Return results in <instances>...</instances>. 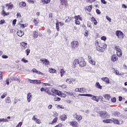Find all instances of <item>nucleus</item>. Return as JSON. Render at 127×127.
Returning <instances> with one entry per match:
<instances>
[{
    "instance_id": "nucleus-34",
    "label": "nucleus",
    "mask_w": 127,
    "mask_h": 127,
    "mask_svg": "<svg viewBox=\"0 0 127 127\" xmlns=\"http://www.w3.org/2000/svg\"><path fill=\"white\" fill-rule=\"evenodd\" d=\"M49 71L50 72V73L54 74V73H56V69L50 67L49 68Z\"/></svg>"
},
{
    "instance_id": "nucleus-23",
    "label": "nucleus",
    "mask_w": 127,
    "mask_h": 127,
    "mask_svg": "<svg viewBox=\"0 0 127 127\" xmlns=\"http://www.w3.org/2000/svg\"><path fill=\"white\" fill-rule=\"evenodd\" d=\"M60 119H61V121L64 122L67 120V116H66V115H61L60 117Z\"/></svg>"
},
{
    "instance_id": "nucleus-48",
    "label": "nucleus",
    "mask_w": 127,
    "mask_h": 127,
    "mask_svg": "<svg viewBox=\"0 0 127 127\" xmlns=\"http://www.w3.org/2000/svg\"><path fill=\"white\" fill-rule=\"evenodd\" d=\"M114 73H115V74L116 75H118V76L121 75V73H120V71H119V70H118L115 69Z\"/></svg>"
},
{
    "instance_id": "nucleus-52",
    "label": "nucleus",
    "mask_w": 127,
    "mask_h": 127,
    "mask_svg": "<svg viewBox=\"0 0 127 127\" xmlns=\"http://www.w3.org/2000/svg\"><path fill=\"white\" fill-rule=\"evenodd\" d=\"M21 61L24 63H27V62H28V61L27 60L25 59L24 58L22 59Z\"/></svg>"
},
{
    "instance_id": "nucleus-47",
    "label": "nucleus",
    "mask_w": 127,
    "mask_h": 127,
    "mask_svg": "<svg viewBox=\"0 0 127 127\" xmlns=\"http://www.w3.org/2000/svg\"><path fill=\"white\" fill-rule=\"evenodd\" d=\"M45 92H46V93H48L49 95H50V94H51V92L49 91V89L48 88H45Z\"/></svg>"
},
{
    "instance_id": "nucleus-4",
    "label": "nucleus",
    "mask_w": 127,
    "mask_h": 127,
    "mask_svg": "<svg viewBox=\"0 0 127 127\" xmlns=\"http://www.w3.org/2000/svg\"><path fill=\"white\" fill-rule=\"evenodd\" d=\"M71 49H77L79 47V42L77 41H73L70 43Z\"/></svg>"
},
{
    "instance_id": "nucleus-32",
    "label": "nucleus",
    "mask_w": 127,
    "mask_h": 127,
    "mask_svg": "<svg viewBox=\"0 0 127 127\" xmlns=\"http://www.w3.org/2000/svg\"><path fill=\"white\" fill-rule=\"evenodd\" d=\"M58 121V118L56 117L53 120L51 123H50L51 125H54V124H56L57 121Z\"/></svg>"
},
{
    "instance_id": "nucleus-54",
    "label": "nucleus",
    "mask_w": 127,
    "mask_h": 127,
    "mask_svg": "<svg viewBox=\"0 0 127 127\" xmlns=\"http://www.w3.org/2000/svg\"><path fill=\"white\" fill-rule=\"evenodd\" d=\"M101 40H103V41H106V40H107V37H106V36H102L101 38Z\"/></svg>"
},
{
    "instance_id": "nucleus-20",
    "label": "nucleus",
    "mask_w": 127,
    "mask_h": 127,
    "mask_svg": "<svg viewBox=\"0 0 127 127\" xmlns=\"http://www.w3.org/2000/svg\"><path fill=\"white\" fill-rule=\"evenodd\" d=\"M5 102L6 104H11V99H10V97L9 96H7L5 99Z\"/></svg>"
},
{
    "instance_id": "nucleus-56",
    "label": "nucleus",
    "mask_w": 127,
    "mask_h": 127,
    "mask_svg": "<svg viewBox=\"0 0 127 127\" xmlns=\"http://www.w3.org/2000/svg\"><path fill=\"white\" fill-rule=\"evenodd\" d=\"M2 71H0V80H2V77H3V75H2Z\"/></svg>"
},
{
    "instance_id": "nucleus-12",
    "label": "nucleus",
    "mask_w": 127,
    "mask_h": 127,
    "mask_svg": "<svg viewBox=\"0 0 127 127\" xmlns=\"http://www.w3.org/2000/svg\"><path fill=\"white\" fill-rule=\"evenodd\" d=\"M70 126L73 127H79V124L77 121H72L69 122Z\"/></svg>"
},
{
    "instance_id": "nucleus-43",
    "label": "nucleus",
    "mask_w": 127,
    "mask_h": 127,
    "mask_svg": "<svg viewBox=\"0 0 127 127\" xmlns=\"http://www.w3.org/2000/svg\"><path fill=\"white\" fill-rule=\"evenodd\" d=\"M7 96V93L6 92L3 93L2 95L1 96V99H4Z\"/></svg>"
},
{
    "instance_id": "nucleus-14",
    "label": "nucleus",
    "mask_w": 127,
    "mask_h": 127,
    "mask_svg": "<svg viewBox=\"0 0 127 127\" xmlns=\"http://www.w3.org/2000/svg\"><path fill=\"white\" fill-rule=\"evenodd\" d=\"M5 7H7V9H12L13 8V4L11 2L7 3L5 4Z\"/></svg>"
},
{
    "instance_id": "nucleus-7",
    "label": "nucleus",
    "mask_w": 127,
    "mask_h": 127,
    "mask_svg": "<svg viewBox=\"0 0 127 127\" xmlns=\"http://www.w3.org/2000/svg\"><path fill=\"white\" fill-rule=\"evenodd\" d=\"M73 117L74 119H76L78 122H80V121H82V119H83V116L78 115V113H74L73 114Z\"/></svg>"
},
{
    "instance_id": "nucleus-37",
    "label": "nucleus",
    "mask_w": 127,
    "mask_h": 127,
    "mask_svg": "<svg viewBox=\"0 0 127 127\" xmlns=\"http://www.w3.org/2000/svg\"><path fill=\"white\" fill-rule=\"evenodd\" d=\"M56 25L57 31H59L60 30V29L59 28V21H58V20H57Z\"/></svg>"
},
{
    "instance_id": "nucleus-16",
    "label": "nucleus",
    "mask_w": 127,
    "mask_h": 127,
    "mask_svg": "<svg viewBox=\"0 0 127 127\" xmlns=\"http://www.w3.org/2000/svg\"><path fill=\"white\" fill-rule=\"evenodd\" d=\"M27 99L28 103L31 102V99H32V95L31 94V93L29 92L27 94Z\"/></svg>"
},
{
    "instance_id": "nucleus-22",
    "label": "nucleus",
    "mask_w": 127,
    "mask_h": 127,
    "mask_svg": "<svg viewBox=\"0 0 127 127\" xmlns=\"http://www.w3.org/2000/svg\"><path fill=\"white\" fill-rule=\"evenodd\" d=\"M101 80L104 82H105L106 84H110V79L108 77H102Z\"/></svg>"
},
{
    "instance_id": "nucleus-6",
    "label": "nucleus",
    "mask_w": 127,
    "mask_h": 127,
    "mask_svg": "<svg viewBox=\"0 0 127 127\" xmlns=\"http://www.w3.org/2000/svg\"><path fill=\"white\" fill-rule=\"evenodd\" d=\"M115 50L117 51V55L119 57H122V50L121 48H120L119 46H116L115 47Z\"/></svg>"
},
{
    "instance_id": "nucleus-40",
    "label": "nucleus",
    "mask_w": 127,
    "mask_h": 127,
    "mask_svg": "<svg viewBox=\"0 0 127 127\" xmlns=\"http://www.w3.org/2000/svg\"><path fill=\"white\" fill-rule=\"evenodd\" d=\"M85 10H87L89 12L92 10V5H89L85 7Z\"/></svg>"
},
{
    "instance_id": "nucleus-58",
    "label": "nucleus",
    "mask_w": 127,
    "mask_h": 127,
    "mask_svg": "<svg viewBox=\"0 0 127 127\" xmlns=\"http://www.w3.org/2000/svg\"><path fill=\"white\" fill-rule=\"evenodd\" d=\"M106 19H107V20H108V21H109L110 22H111V21H112V19L109 17V16H106Z\"/></svg>"
},
{
    "instance_id": "nucleus-8",
    "label": "nucleus",
    "mask_w": 127,
    "mask_h": 127,
    "mask_svg": "<svg viewBox=\"0 0 127 127\" xmlns=\"http://www.w3.org/2000/svg\"><path fill=\"white\" fill-rule=\"evenodd\" d=\"M112 115L113 116H114V117H118V118H120V119L123 118V114H122V113H120L119 111H114Z\"/></svg>"
},
{
    "instance_id": "nucleus-21",
    "label": "nucleus",
    "mask_w": 127,
    "mask_h": 127,
    "mask_svg": "<svg viewBox=\"0 0 127 127\" xmlns=\"http://www.w3.org/2000/svg\"><path fill=\"white\" fill-rule=\"evenodd\" d=\"M52 92L56 94V95H58V96H60V93H61V91L59 90H57L55 89H52Z\"/></svg>"
},
{
    "instance_id": "nucleus-64",
    "label": "nucleus",
    "mask_w": 127,
    "mask_h": 127,
    "mask_svg": "<svg viewBox=\"0 0 127 127\" xmlns=\"http://www.w3.org/2000/svg\"><path fill=\"white\" fill-rule=\"evenodd\" d=\"M75 92H79V93H80V88H75Z\"/></svg>"
},
{
    "instance_id": "nucleus-11",
    "label": "nucleus",
    "mask_w": 127,
    "mask_h": 127,
    "mask_svg": "<svg viewBox=\"0 0 127 127\" xmlns=\"http://www.w3.org/2000/svg\"><path fill=\"white\" fill-rule=\"evenodd\" d=\"M88 58L89 63H90V64H91V65L95 66V65H96V62H95V61H94L93 59H92V56H88Z\"/></svg>"
},
{
    "instance_id": "nucleus-63",
    "label": "nucleus",
    "mask_w": 127,
    "mask_h": 127,
    "mask_svg": "<svg viewBox=\"0 0 127 127\" xmlns=\"http://www.w3.org/2000/svg\"><path fill=\"white\" fill-rule=\"evenodd\" d=\"M55 127H62V124H59L58 125L56 126Z\"/></svg>"
},
{
    "instance_id": "nucleus-24",
    "label": "nucleus",
    "mask_w": 127,
    "mask_h": 127,
    "mask_svg": "<svg viewBox=\"0 0 127 127\" xmlns=\"http://www.w3.org/2000/svg\"><path fill=\"white\" fill-rule=\"evenodd\" d=\"M103 97L106 101H110L111 100V95L110 94H105L103 95Z\"/></svg>"
},
{
    "instance_id": "nucleus-2",
    "label": "nucleus",
    "mask_w": 127,
    "mask_h": 127,
    "mask_svg": "<svg viewBox=\"0 0 127 127\" xmlns=\"http://www.w3.org/2000/svg\"><path fill=\"white\" fill-rule=\"evenodd\" d=\"M78 65H79V67H81V68L85 67L86 62H85L84 59H81L79 60L76 59L74 60L73 62V67L75 68V67H77Z\"/></svg>"
},
{
    "instance_id": "nucleus-62",
    "label": "nucleus",
    "mask_w": 127,
    "mask_h": 127,
    "mask_svg": "<svg viewBox=\"0 0 127 127\" xmlns=\"http://www.w3.org/2000/svg\"><path fill=\"white\" fill-rule=\"evenodd\" d=\"M15 23H16V19H14L12 22L13 25H15Z\"/></svg>"
},
{
    "instance_id": "nucleus-38",
    "label": "nucleus",
    "mask_w": 127,
    "mask_h": 127,
    "mask_svg": "<svg viewBox=\"0 0 127 127\" xmlns=\"http://www.w3.org/2000/svg\"><path fill=\"white\" fill-rule=\"evenodd\" d=\"M19 4L20 7H21V6H23V7H25V6H26V3H25V2L24 1H22L20 2Z\"/></svg>"
},
{
    "instance_id": "nucleus-61",
    "label": "nucleus",
    "mask_w": 127,
    "mask_h": 127,
    "mask_svg": "<svg viewBox=\"0 0 127 127\" xmlns=\"http://www.w3.org/2000/svg\"><path fill=\"white\" fill-rule=\"evenodd\" d=\"M2 58H3V59H7V58H8V56L6 55H2Z\"/></svg>"
},
{
    "instance_id": "nucleus-3",
    "label": "nucleus",
    "mask_w": 127,
    "mask_h": 127,
    "mask_svg": "<svg viewBox=\"0 0 127 127\" xmlns=\"http://www.w3.org/2000/svg\"><path fill=\"white\" fill-rule=\"evenodd\" d=\"M78 96H84V97H90L91 98L92 100L95 101L96 102H99V96L93 95L90 94H78Z\"/></svg>"
},
{
    "instance_id": "nucleus-25",
    "label": "nucleus",
    "mask_w": 127,
    "mask_h": 127,
    "mask_svg": "<svg viewBox=\"0 0 127 127\" xmlns=\"http://www.w3.org/2000/svg\"><path fill=\"white\" fill-rule=\"evenodd\" d=\"M32 120L33 121H35V122H36L37 124H41V121L40 120V119H37V118H35V116H33Z\"/></svg>"
},
{
    "instance_id": "nucleus-60",
    "label": "nucleus",
    "mask_w": 127,
    "mask_h": 127,
    "mask_svg": "<svg viewBox=\"0 0 127 127\" xmlns=\"http://www.w3.org/2000/svg\"><path fill=\"white\" fill-rule=\"evenodd\" d=\"M96 11V13H97V14H101V11L99 9H97Z\"/></svg>"
},
{
    "instance_id": "nucleus-35",
    "label": "nucleus",
    "mask_w": 127,
    "mask_h": 127,
    "mask_svg": "<svg viewBox=\"0 0 127 127\" xmlns=\"http://www.w3.org/2000/svg\"><path fill=\"white\" fill-rule=\"evenodd\" d=\"M0 123H8L7 119L0 118Z\"/></svg>"
},
{
    "instance_id": "nucleus-5",
    "label": "nucleus",
    "mask_w": 127,
    "mask_h": 127,
    "mask_svg": "<svg viewBox=\"0 0 127 127\" xmlns=\"http://www.w3.org/2000/svg\"><path fill=\"white\" fill-rule=\"evenodd\" d=\"M116 35L118 37V38H119L120 39H124V33L121 31H116Z\"/></svg>"
},
{
    "instance_id": "nucleus-44",
    "label": "nucleus",
    "mask_w": 127,
    "mask_h": 127,
    "mask_svg": "<svg viewBox=\"0 0 127 127\" xmlns=\"http://www.w3.org/2000/svg\"><path fill=\"white\" fill-rule=\"evenodd\" d=\"M61 100V98H59V97H55L54 98V101H55V102H59V101Z\"/></svg>"
},
{
    "instance_id": "nucleus-13",
    "label": "nucleus",
    "mask_w": 127,
    "mask_h": 127,
    "mask_svg": "<svg viewBox=\"0 0 127 127\" xmlns=\"http://www.w3.org/2000/svg\"><path fill=\"white\" fill-rule=\"evenodd\" d=\"M1 7H2V10L1 11V14L2 15H3V16H6L7 15H9V12H5V11H4V5H2Z\"/></svg>"
},
{
    "instance_id": "nucleus-30",
    "label": "nucleus",
    "mask_w": 127,
    "mask_h": 127,
    "mask_svg": "<svg viewBox=\"0 0 127 127\" xmlns=\"http://www.w3.org/2000/svg\"><path fill=\"white\" fill-rule=\"evenodd\" d=\"M33 37L34 38H37V37H38V32L36 31H34L33 32Z\"/></svg>"
},
{
    "instance_id": "nucleus-46",
    "label": "nucleus",
    "mask_w": 127,
    "mask_h": 127,
    "mask_svg": "<svg viewBox=\"0 0 127 127\" xmlns=\"http://www.w3.org/2000/svg\"><path fill=\"white\" fill-rule=\"evenodd\" d=\"M66 82L68 84H73V82H72V80H71V79H67Z\"/></svg>"
},
{
    "instance_id": "nucleus-49",
    "label": "nucleus",
    "mask_w": 127,
    "mask_h": 127,
    "mask_svg": "<svg viewBox=\"0 0 127 127\" xmlns=\"http://www.w3.org/2000/svg\"><path fill=\"white\" fill-rule=\"evenodd\" d=\"M26 55L27 56H28L29 55V54L30 53V49H27L26 50Z\"/></svg>"
},
{
    "instance_id": "nucleus-17",
    "label": "nucleus",
    "mask_w": 127,
    "mask_h": 127,
    "mask_svg": "<svg viewBox=\"0 0 127 127\" xmlns=\"http://www.w3.org/2000/svg\"><path fill=\"white\" fill-rule=\"evenodd\" d=\"M40 61L43 62V64H44V65H49V61L47 60L46 59H44L43 60L41 59Z\"/></svg>"
},
{
    "instance_id": "nucleus-26",
    "label": "nucleus",
    "mask_w": 127,
    "mask_h": 127,
    "mask_svg": "<svg viewBox=\"0 0 127 127\" xmlns=\"http://www.w3.org/2000/svg\"><path fill=\"white\" fill-rule=\"evenodd\" d=\"M60 3L61 5H64L66 6L67 5V0H60Z\"/></svg>"
},
{
    "instance_id": "nucleus-18",
    "label": "nucleus",
    "mask_w": 127,
    "mask_h": 127,
    "mask_svg": "<svg viewBox=\"0 0 127 127\" xmlns=\"http://www.w3.org/2000/svg\"><path fill=\"white\" fill-rule=\"evenodd\" d=\"M118 57L116 55H113L111 57V61H113V62H116V61H118Z\"/></svg>"
},
{
    "instance_id": "nucleus-33",
    "label": "nucleus",
    "mask_w": 127,
    "mask_h": 127,
    "mask_svg": "<svg viewBox=\"0 0 127 127\" xmlns=\"http://www.w3.org/2000/svg\"><path fill=\"white\" fill-rule=\"evenodd\" d=\"M87 92V89L84 87L80 88V93H86Z\"/></svg>"
},
{
    "instance_id": "nucleus-50",
    "label": "nucleus",
    "mask_w": 127,
    "mask_h": 127,
    "mask_svg": "<svg viewBox=\"0 0 127 127\" xmlns=\"http://www.w3.org/2000/svg\"><path fill=\"white\" fill-rule=\"evenodd\" d=\"M66 94H67L68 96H73L74 94H73V93L72 92H65Z\"/></svg>"
},
{
    "instance_id": "nucleus-45",
    "label": "nucleus",
    "mask_w": 127,
    "mask_h": 127,
    "mask_svg": "<svg viewBox=\"0 0 127 127\" xmlns=\"http://www.w3.org/2000/svg\"><path fill=\"white\" fill-rule=\"evenodd\" d=\"M33 22L34 23L35 25L37 26L39 22L37 21V20H36V19H34Z\"/></svg>"
},
{
    "instance_id": "nucleus-9",
    "label": "nucleus",
    "mask_w": 127,
    "mask_h": 127,
    "mask_svg": "<svg viewBox=\"0 0 127 127\" xmlns=\"http://www.w3.org/2000/svg\"><path fill=\"white\" fill-rule=\"evenodd\" d=\"M99 114L102 118H103V117H106V118H110V115L107 113V111H100Z\"/></svg>"
},
{
    "instance_id": "nucleus-29",
    "label": "nucleus",
    "mask_w": 127,
    "mask_h": 127,
    "mask_svg": "<svg viewBox=\"0 0 127 127\" xmlns=\"http://www.w3.org/2000/svg\"><path fill=\"white\" fill-rule=\"evenodd\" d=\"M103 123H105L106 124H111V123H113V120L107 119L105 120H103Z\"/></svg>"
},
{
    "instance_id": "nucleus-55",
    "label": "nucleus",
    "mask_w": 127,
    "mask_h": 127,
    "mask_svg": "<svg viewBox=\"0 0 127 127\" xmlns=\"http://www.w3.org/2000/svg\"><path fill=\"white\" fill-rule=\"evenodd\" d=\"M116 100L117 99L116 98V97H114L111 99V102H112L113 103H116Z\"/></svg>"
},
{
    "instance_id": "nucleus-31",
    "label": "nucleus",
    "mask_w": 127,
    "mask_h": 127,
    "mask_svg": "<svg viewBox=\"0 0 127 127\" xmlns=\"http://www.w3.org/2000/svg\"><path fill=\"white\" fill-rule=\"evenodd\" d=\"M113 122L115 125H121L120 124V121L118 119H112Z\"/></svg>"
},
{
    "instance_id": "nucleus-41",
    "label": "nucleus",
    "mask_w": 127,
    "mask_h": 127,
    "mask_svg": "<svg viewBox=\"0 0 127 127\" xmlns=\"http://www.w3.org/2000/svg\"><path fill=\"white\" fill-rule=\"evenodd\" d=\"M95 87H96L97 89H102V86H101L99 82H96L95 84Z\"/></svg>"
},
{
    "instance_id": "nucleus-39",
    "label": "nucleus",
    "mask_w": 127,
    "mask_h": 127,
    "mask_svg": "<svg viewBox=\"0 0 127 127\" xmlns=\"http://www.w3.org/2000/svg\"><path fill=\"white\" fill-rule=\"evenodd\" d=\"M51 0H41V2H43L44 4H47L50 2Z\"/></svg>"
},
{
    "instance_id": "nucleus-10",
    "label": "nucleus",
    "mask_w": 127,
    "mask_h": 127,
    "mask_svg": "<svg viewBox=\"0 0 127 127\" xmlns=\"http://www.w3.org/2000/svg\"><path fill=\"white\" fill-rule=\"evenodd\" d=\"M20 44L22 50H25V49L27 48V43L25 42H21Z\"/></svg>"
},
{
    "instance_id": "nucleus-59",
    "label": "nucleus",
    "mask_w": 127,
    "mask_h": 127,
    "mask_svg": "<svg viewBox=\"0 0 127 127\" xmlns=\"http://www.w3.org/2000/svg\"><path fill=\"white\" fill-rule=\"evenodd\" d=\"M21 126H22V122H20L19 124L17 125V126H16V127H21Z\"/></svg>"
},
{
    "instance_id": "nucleus-51",
    "label": "nucleus",
    "mask_w": 127,
    "mask_h": 127,
    "mask_svg": "<svg viewBox=\"0 0 127 127\" xmlns=\"http://www.w3.org/2000/svg\"><path fill=\"white\" fill-rule=\"evenodd\" d=\"M59 87H61V88H62L63 89H66V88H67V85L63 84L62 85L59 86Z\"/></svg>"
},
{
    "instance_id": "nucleus-36",
    "label": "nucleus",
    "mask_w": 127,
    "mask_h": 127,
    "mask_svg": "<svg viewBox=\"0 0 127 127\" xmlns=\"http://www.w3.org/2000/svg\"><path fill=\"white\" fill-rule=\"evenodd\" d=\"M59 97H61L62 98H66V97H67V95H66V94L62 92V91H61V93H60Z\"/></svg>"
},
{
    "instance_id": "nucleus-53",
    "label": "nucleus",
    "mask_w": 127,
    "mask_h": 127,
    "mask_svg": "<svg viewBox=\"0 0 127 127\" xmlns=\"http://www.w3.org/2000/svg\"><path fill=\"white\" fill-rule=\"evenodd\" d=\"M122 119H124V120H127V114L122 115Z\"/></svg>"
},
{
    "instance_id": "nucleus-1",
    "label": "nucleus",
    "mask_w": 127,
    "mask_h": 127,
    "mask_svg": "<svg viewBox=\"0 0 127 127\" xmlns=\"http://www.w3.org/2000/svg\"><path fill=\"white\" fill-rule=\"evenodd\" d=\"M95 46L99 52H105L108 45L105 44H101V42L96 40L95 41Z\"/></svg>"
},
{
    "instance_id": "nucleus-27",
    "label": "nucleus",
    "mask_w": 127,
    "mask_h": 127,
    "mask_svg": "<svg viewBox=\"0 0 127 127\" xmlns=\"http://www.w3.org/2000/svg\"><path fill=\"white\" fill-rule=\"evenodd\" d=\"M90 20L93 23H94V25H97V24H98V22H97V20H96V18H95V17H91Z\"/></svg>"
},
{
    "instance_id": "nucleus-19",
    "label": "nucleus",
    "mask_w": 127,
    "mask_h": 127,
    "mask_svg": "<svg viewBox=\"0 0 127 127\" xmlns=\"http://www.w3.org/2000/svg\"><path fill=\"white\" fill-rule=\"evenodd\" d=\"M32 71H33V73H36L38 75H44V73L40 72V71L37 70L36 68H33L32 69Z\"/></svg>"
},
{
    "instance_id": "nucleus-42",
    "label": "nucleus",
    "mask_w": 127,
    "mask_h": 127,
    "mask_svg": "<svg viewBox=\"0 0 127 127\" xmlns=\"http://www.w3.org/2000/svg\"><path fill=\"white\" fill-rule=\"evenodd\" d=\"M60 73H61V76L63 77V76H64V74H65V70H64V69H61L60 71Z\"/></svg>"
},
{
    "instance_id": "nucleus-28",
    "label": "nucleus",
    "mask_w": 127,
    "mask_h": 127,
    "mask_svg": "<svg viewBox=\"0 0 127 127\" xmlns=\"http://www.w3.org/2000/svg\"><path fill=\"white\" fill-rule=\"evenodd\" d=\"M17 35H18V36H19L20 37H22V36H23V35H24V32H22V31H18L17 33Z\"/></svg>"
},
{
    "instance_id": "nucleus-15",
    "label": "nucleus",
    "mask_w": 127,
    "mask_h": 127,
    "mask_svg": "<svg viewBox=\"0 0 127 127\" xmlns=\"http://www.w3.org/2000/svg\"><path fill=\"white\" fill-rule=\"evenodd\" d=\"M29 81L30 83H32V84H41V82L40 81V80H31V79H29Z\"/></svg>"
},
{
    "instance_id": "nucleus-57",
    "label": "nucleus",
    "mask_w": 127,
    "mask_h": 127,
    "mask_svg": "<svg viewBox=\"0 0 127 127\" xmlns=\"http://www.w3.org/2000/svg\"><path fill=\"white\" fill-rule=\"evenodd\" d=\"M75 23L76 25H79V24H80V21H79V20H75Z\"/></svg>"
}]
</instances>
